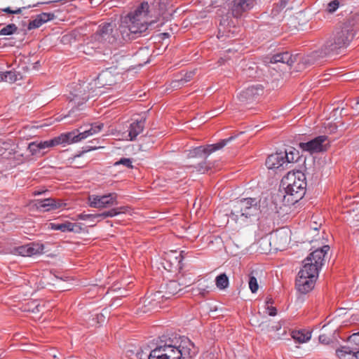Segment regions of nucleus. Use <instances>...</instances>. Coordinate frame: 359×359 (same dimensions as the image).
<instances>
[{
	"mask_svg": "<svg viewBox=\"0 0 359 359\" xmlns=\"http://www.w3.org/2000/svg\"><path fill=\"white\" fill-rule=\"evenodd\" d=\"M286 155L283 152H276L271 154L266 160V166L269 169H278L287 165L285 161Z\"/></svg>",
	"mask_w": 359,
	"mask_h": 359,
	"instance_id": "18",
	"label": "nucleus"
},
{
	"mask_svg": "<svg viewBox=\"0 0 359 359\" xmlns=\"http://www.w3.org/2000/svg\"><path fill=\"white\" fill-rule=\"evenodd\" d=\"M339 6V2L338 0H334L330 2L327 5V11L330 13H334Z\"/></svg>",
	"mask_w": 359,
	"mask_h": 359,
	"instance_id": "41",
	"label": "nucleus"
},
{
	"mask_svg": "<svg viewBox=\"0 0 359 359\" xmlns=\"http://www.w3.org/2000/svg\"><path fill=\"white\" fill-rule=\"evenodd\" d=\"M102 128V123H95L91 125L88 130H86L79 133H77L76 131H72L61 134L60 136L57 137V139L59 144L76 143L100 132Z\"/></svg>",
	"mask_w": 359,
	"mask_h": 359,
	"instance_id": "8",
	"label": "nucleus"
},
{
	"mask_svg": "<svg viewBox=\"0 0 359 359\" xmlns=\"http://www.w3.org/2000/svg\"><path fill=\"white\" fill-rule=\"evenodd\" d=\"M225 280H226V287H227L228 285H229V279L226 276Z\"/></svg>",
	"mask_w": 359,
	"mask_h": 359,
	"instance_id": "54",
	"label": "nucleus"
},
{
	"mask_svg": "<svg viewBox=\"0 0 359 359\" xmlns=\"http://www.w3.org/2000/svg\"><path fill=\"white\" fill-rule=\"evenodd\" d=\"M224 147V140H221L219 142L212 144L206 146L196 147L189 150V156L191 158H207L212 152L221 149Z\"/></svg>",
	"mask_w": 359,
	"mask_h": 359,
	"instance_id": "13",
	"label": "nucleus"
},
{
	"mask_svg": "<svg viewBox=\"0 0 359 359\" xmlns=\"http://www.w3.org/2000/svg\"><path fill=\"white\" fill-rule=\"evenodd\" d=\"M255 0H233L231 6L232 15L235 18L241 15L243 12L253 8Z\"/></svg>",
	"mask_w": 359,
	"mask_h": 359,
	"instance_id": "17",
	"label": "nucleus"
},
{
	"mask_svg": "<svg viewBox=\"0 0 359 359\" xmlns=\"http://www.w3.org/2000/svg\"><path fill=\"white\" fill-rule=\"evenodd\" d=\"M295 62V57L289 52L285 51L273 55L270 57L269 63H283L291 66Z\"/></svg>",
	"mask_w": 359,
	"mask_h": 359,
	"instance_id": "22",
	"label": "nucleus"
},
{
	"mask_svg": "<svg viewBox=\"0 0 359 359\" xmlns=\"http://www.w3.org/2000/svg\"><path fill=\"white\" fill-rule=\"evenodd\" d=\"M119 165H123L128 168H133L132 161L130 158H122L119 161L114 163L115 166H117Z\"/></svg>",
	"mask_w": 359,
	"mask_h": 359,
	"instance_id": "38",
	"label": "nucleus"
},
{
	"mask_svg": "<svg viewBox=\"0 0 359 359\" xmlns=\"http://www.w3.org/2000/svg\"><path fill=\"white\" fill-rule=\"evenodd\" d=\"M229 32H231L233 35V34L235 32V29H233L232 32L231 30H229Z\"/></svg>",
	"mask_w": 359,
	"mask_h": 359,
	"instance_id": "59",
	"label": "nucleus"
},
{
	"mask_svg": "<svg viewBox=\"0 0 359 359\" xmlns=\"http://www.w3.org/2000/svg\"><path fill=\"white\" fill-rule=\"evenodd\" d=\"M337 355L339 359H359V350L355 351L348 346H343L337 350Z\"/></svg>",
	"mask_w": 359,
	"mask_h": 359,
	"instance_id": "24",
	"label": "nucleus"
},
{
	"mask_svg": "<svg viewBox=\"0 0 359 359\" xmlns=\"http://www.w3.org/2000/svg\"><path fill=\"white\" fill-rule=\"evenodd\" d=\"M236 137V136H232L231 135L230 137L226 138V140H225V142H226V147H227V145L233 140H234ZM229 149L230 147H226V149Z\"/></svg>",
	"mask_w": 359,
	"mask_h": 359,
	"instance_id": "46",
	"label": "nucleus"
},
{
	"mask_svg": "<svg viewBox=\"0 0 359 359\" xmlns=\"http://www.w3.org/2000/svg\"><path fill=\"white\" fill-rule=\"evenodd\" d=\"M218 241H221V243H222V239H221V238H219V239H218V238H215V241H216V242H217Z\"/></svg>",
	"mask_w": 359,
	"mask_h": 359,
	"instance_id": "57",
	"label": "nucleus"
},
{
	"mask_svg": "<svg viewBox=\"0 0 359 359\" xmlns=\"http://www.w3.org/2000/svg\"><path fill=\"white\" fill-rule=\"evenodd\" d=\"M98 214H81L80 215V219L86 221L89 223V226H94L96 222H100L98 220V217H95Z\"/></svg>",
	"mask_w": 359,
	"mask_h": 359,
	"instance_id": "32",
	"label": "nucleus"
},
{
	"mask_svg": "<svg viewBox=\"0 0 359 359\" xmlns=\"http://www.w3.org/2000/svg\"><path fill=\"white\" fill-rule=\"evenodd\" d=\"M229 153H231V154L233 156L235 154L236 152H235V151H229Z\"/></svg>",
	"mask_w": 359,
	"mask_h": 359,
	"instance_id": "56",
	"label": "nucleus"
},
{
	"mask_svg": "<svg viewBox=\"0 0 359 359\" xmlns=\"http://www.w3.org/2000/svg\"><path fill=\"white\" fill-rule=\"evenodd\" d=\"M352 39V34L347 28L337 30L333 37L325 44L327 53H334L341 48L346 47Z\"/></svg>",
	"mask_w": 359,
	"mask_h": 359,
	"instance_id": "9",
	"label": "nucleus"
},
{
	"mask_svg": "<svg viewBox=\"0 0 359 359\" xmlns=\"http://www.w3.org/2000/svg\"><path fill=\"white\" fill-rule=\"evenodd\" d=\"M182 253H184V251H182L181 253L180 254V257H175L176 259L178 260V264H180L183 258V255H182Z\"/></svg>",
	"mask_w": 359,
	"mask_h": 359,
	"instance_id": "49",
	"label": "nucleus"
},
{
	"mask_svg": "<svg viewBox=\"0 0 359 359\" xmlns=\"http://www.w3.org/2000/svg\"><path fill=\"white\" fill-rule=\"evenodd\" d=\"M191 284V278L187 280L186 277L180 278L179 281L170 280L165 285H161V290L154 294L155 299H169L177 294L182 290V287H187Z\"/></svg>",
	"mask_w": 359,
	"mask_h": 359,
	"instance_id": "7",
	"label": "nucleus"
},
{
	"mask_svg": "<svg viewBox=\"0 0 359 359\" xmlns=\"http://www.w3.org/2000/svg\"><path fill=\"white\" fill-rule=\"evenodd\" d=\"M266 303L267 306H269V304H272V303H273V302H272V299H271V298L268 299L266 300Z\"/></svg>",
	"mask_w": 359,
	"mask_h": 359,
	"instance_id": "53",
	"label": "nucleus"
},
{
	"mask_svg": "<svg viewBox=\"0 0 359 359\" xmlns=\"http://www.w3.org/2000/svg\"><path fill=\"white\" fill-rule=\"evenodd\" d=\"M307 267L303 266L296 279V288L302 294H306L313 290L318 276V273L315 269L309 270Z\"/></svg>",
	"mask_w": 359,
	"mask_h": 359,
	"instance_id": "6",
	"label": "nucleus"
},
{
	"mask_svg": "<svg viewBox=\"0 0 359 359\" xmlns=\"http://www.w3.org/2000/svg\"><path fill=\"white\" fill-rule=\"evenodd\" d=\"M348 341L350 343H353L356 346H359V332L354 333L348 338Z\"/></svg>",
	"mask_w": 359,
	"mask_h": 359,
	"instance_id": "42",
	"label": "nucleus"
},
{
	"mask_svg": "<svg viewBox=\"0 0 359 359\" xmlns=\"http://www.w3.org/2000/svg\"><path fill=\"white\" fill-rule=\"evenodd\" d=\"M313 229H314L315 231H318V228H317L316 226H314Z\"/></svg>",
	"mask_w": 359,
	"mask_h": 359,
	"instance_id": "60",
	"label": "nucleus"
},
{
	"mask_svg": "<svg viewBox=\"0 0 359 359\" xmlns=\"http://www.w3.org/2000/svg\"><path fill=\"white\" fill-rule=\"evenodd\" d=\"M329 250V245H324L314 250L304 259L303 266H309L307 269L312 271L316 269V271L318 273L324 264L325 257Z\"/></svg>",
	"mask_w": 359,
	"mask_h": 359,
	"instance_id": "10",
	"label": "nucleus"
},
{
	"mask_svg": "<svg viewBox=\"0 0 359 359\" xmlns=\"http://www.w3.org/2000/svg\"><path fill=\"white\" fill-rule=\"evenodd\" d=\"M292 338L299 343L308 341L311 337V333L306 330H294L292 332Z\"/></svg>",
	"mask_w": 359,
	"mask_h": 359,
	"instance_id": "27",
	"label": "nucleus"
},
{
	"mask_svg": "<svg viewBox=\"0 0 359 359\" xmlns=\"http://www.w3.org/2000/svg\"><path fill=\"white\" fill-rule=\"evenodd\" d=\"M38 146H39V149L40 152L41 151L44 150L43 145L42 144V141L38 142Z\"/></svg>",
	"mask_w": 359,
	"mask_h": 359,
	"instance_id": "50",
	"label": "nucleus"
},
{
	"mask_svg": "<svg viewBox=\"0 0 359 359\" xmlns=\"http://www.w3.org/2000/svg\"><path fill=\"white\" fill-rule=\"evenodd\" d=\"M137 356L140 359H146V358L148 359V357H149V355H144L142 353H139V352L137 353Z\"/></svg>",
	"mask_w": 359,
	"mask_h": 359,
	"instance_id": "48",
	"label": "nucleus"
},
{
	"mask_svg": "<svg viewBox=\"0 0 359 359\" xmlns=\"http://www.w3.org/2000/svg\"><path fill=\"white\" fill-rule=\"evenodd\" d=\"M112 75L110 72L106 70L102 71L97 77L95 81V85L98 84L100 86H104L106 85H111L112 80L109 81V79H111Z\"/></svg>",
	"mask_w": 359,
	"mask_h": 359,
	"instance_id": "28",
	"label": "nucleus"
},
{
	"mask_svg": "<svg viewBox=\"0 0 359 359\" xmlns=\"http://www.w3.org/2000/svg\"><path fill=\"white\" fill-rule=\"evenodd\" d=\"M291 241V231L287 228H282L276 231L271 236L269 245L274 250H284Z\"/></svg>",
	"mask_w": 359,
	"mask_h": 359,
	"instance_id": "11",
	"label": "nucleus"
},
{
	"mask_svg": "<svg viewBox=\"0 0 359 359\" xmlns=\"http://www.w3.org/2000/svg\"><path fill=\"white\" fill-rule=\"evenodd\" d=\"M327 140V136L320 135L307 142H300L299 147L304 151L310 154L318 153L327 149L324 144Z\"/></svg>",
	"mask_w": 359,
	"mask_h": 359,
	"instance_id": "14",
	"label": "nucleus"
},
{
	"mask_svg": "<svg viewBox=\"0 0 359 359\" xmlns=\"http://www.w3.org/2000/svg\"><path fill=\"white\" fill-rule=\"evenodd\" d=\"M198 170L203 173L207 170V168L204 165L200 164Z\"/></svg>",
	"mask_w": 359,
	"mask_h": 359,
	"instance_id": "47",
	"label": "nucleus"
},
{
	"mask_svg": "<svg viewBox=\"0 0 359 359\" xmlns=\"http://www.w3.org/2000/svg\"><path fill=\"white\" fill-rule=\"evenodd\" d=\"M4 72H0V82L5 81Z\"/></svg>",
	"mask_w": 359,
	"mask_h": 359,
	"instance_id": "52",
	"label": "nucleus"
},
{
	"mask_svg": "<svg viewBox=\"0 0 359 359\" xmlns=\"http://www.w3.org/2000/svg\"><path fill=\"white\" fill-rule=\"evenodd\" d=\"M355 104H359V100L356 101Z\"/></svg>",
	"mask_w": 359,
	"mask_h": 359,
	"instance_id": "61",
	"label": "nucleus"
},
{
	"mask_svg": "<svg viewBox=\"0 0 359 359\" xmlns=\"http://www.w3.org/2000/svg\"><path fill=\"white\" fill-rule=\"evenodd\" d=\"M120 32V25L116 28L114 22H106L100 25L97 31L91 36L93 48H100L109 46H117L127 41Z\"/></svg>",
	"mask_w": 359,
	"mask_h": 359,
	"instance_id": "4",
	"label": "nucleus"
},
{
	"mask_svg": "<svg viewBox=\"0 0 359 359\" xmlns=\"http://www.w3.org/2000/svg\"><path fill=\"white\" fill-rule=\"evenodd\" d=\"M46 191H34V194L35 196H38V195H41V194H42L45 193Z\"/></svg>",
	"mask_w": 359,
	"mask_h": 359,
	"instance_id": "51",
	"label": "nucleus"
},
{
	"mask_svg": "<svg viewBox=\"0 0 359 359\" xmlns=\"http://www.w3.org/2000/svg\"><path fill=\"white\" fill-rule=\"evenodd\" d=\"M44 245L39 243H31L18 247L16 252L23 257H31L41 255L43 252Z\"/></svg>",
	"mask_w": 359,
	"mask_h": 359,
	"instance_id": "15",
	"label": "nucleus"
},
{
	"mask_svg": "<svg viewBox=\"0 0 359 359\" xmlns=\"http://www.w3.org/2000/svg\"><path fill=\"white\" fill-rule=\"evenodd\" d=\"M267 313L271 316H274L277 314V310L275 307L271 306H267L266 307Z\"/></svg>",
	"mask_w": 359,
	"mask_h": 359,
	"instance_id": "44",
	"label": "nucleus"
},
{
	"mask_svg": "<svg viewBox=\"0 0 359 359\" xmlns=\"http://www.w3.org/2000/svg\"><path fill=\"white\" fill-rule=\"evenodd\" d=\"M126 209L127 208L126 207L113 208L110 210L98 214V215L95 216V217H98V220H103L107 217H114L120 213H125L126 212Z\"/></svg>",
	"mask_w": 359,
	"mask_h": 359,
	"instance_id": "26",
	"label": "nucleus"
},
{
	"mask_svg": "<svg viewBox=\"0 0 359 359\" xmlns=\"http://www.w3.org/2000/svg\"><path fill=\"white\" fill-rule=\"evenodd\" d=\"M31 8V6H28L27 7L18 8L15 10H12L10 7H7L1 9V11L9 13V14H20L22 13V9Z\"/></svg>",
	"mask_w": 359,
	"mask_h": 359,
	"instance_id": "40",
	"label": "nucleus"
},
{
	"mask_svg": "<svg viewBox=\"0 0 359 359\" xmlns=\"http://www.w3.org/2000/svg\"><path fill=\"white\" fill-rule=\"evenodd\" d=\"M18 27L15 24H9L0 29V36H8L15 33Z\"/></svg>",
	"mask_w": 359,
	"mask_h": 359,
	"instance_id": "33",
	"label": "nucleus"
},
{
	"mask_svg": "<svg viewBox=\"0 0 359 359\" xmlns=\"http://www.w3.org/2000/svg\"><path fill=\"white\" fill-rule=\"evenodd\" d=\"M42 144L43 145L44 149H46L47 148L55 147L56 145H59L57 137L53 139L49 140L43 141Z\"/></svg>",
	"mask_w": 359,
	"mask_h": 359,
	"instance_id": "39",
	"label": "nucleus"
},
{
	"mask_svg": "<svg viewBox=\"0 0 359 359\" xmlns=\"http://www.w3.org/2000/svg\"><path fill=\"white\" fill-rule=\"evenodd\" d=\"M35 205L37 209L46 212L62 208L66 205L59 199L47 198L45 199L36 200Z\"/></svg>",
	"mask_w": 359,
	"mask_h": 359,
	"instance_id": "16",
	"label": "nucleus"
},
{
	"mask_svg": "<svg viewBox=\"0 0 359 359\" xmlns=\"http://www.w3.org/2000/svg\"><path fill=\"white\" fill-rule=\"evenodd\" d=\"M289 0H280L279 5L278 6L280 9L284 8L287 4Z\"/></svg>",
	"mask_w": 359,
	"mask_h": 359,
	"instance_id": "45",
	"label": "nucleus"
},
{
	"mask_svg": "<svg viewBox=\"0 0 359 359\" xmlns=\"http://www.w3.org/2000/svg\"><path fill=\"white\" fill-rule=\"evenodd\" d=\"M50 225L51 229L60 231L62 232L73 231L76 226L75 224L69 222L64 223H50Z\"/></svg>",
	"mask_w": 359,
	"mask_h": 359,
	"instance_id": "25",
	"label": "nucleus"
},
{
	"mask_svg": "<svg viewBox=\"0 0 359 359\" xmlns=\"http://www.w3.org/2000/svg\"><path fill=\"white\" fill-rule=\"evenodd\" d=\"M249 287L252 293L256 292L258 290L259 285L257 280L255 276H250L249 278Z\"/></svg>",
	"mask_w": 359,
	"mask_h": 359,
	"instance_id": "36",
	"label": "nucleus"
},
{
	"mask_svg": "<svg viewBox=\"0 0 359 359\" xmlns=\"http://www.w3.org/2000/svg\"><path fill=\"white\" fill-rule=\"evenodd\" d=\"M88 96H85L82 98H80L77 95H73L70 100V103L72 104V109L70 113H74L77 109H79V107L83 105L88 100Z\"/></svg>",
	"mask_w": 359,
	"mask_h": 359,
	"instance_id": "29",
	"label": "nucleus"
},
{
	"mask_svg": "<svg viewBox=\"0 0 359 359\" xmlns=\"http://www.w3.org/2000/svg\"><path fill=\"white\" fill-rule=\"evenodd\" d=\"M222 35L221 34V31L220 29L219 30V33H218V35H217V38L219 39L220 37H222Z\"/></svg>",
	"mask_w": 359,
	"mask_h": 359,
	"instance_id": "55",
	"label": "nucleus"
},
{
	"mask_svg": "<svg viewBox=\"0 0 359 359\" xmlns=\"http://www.w3.org/2000/svg\"><path fill=\"white\" fill-rule=\"evenodd\" d=\"M278 11V10H275V9H273V13L274 14H276Z\"/></svg>",
	"mask_w": 359,
	"mask_h": 359,
	"instance_id": "58",
	"label": "nucleus"
},
{
	"mask_svg": "<svg viewBox=\"0 0 359 359\" xmlns=\"http://www.w3.org/2000/svg\"><path fill=\"white\" fill-rule=\"evenodd\" d=\"M55 15L51 13H42L38 15L34 20H31L28 25V29H33L40 27L44 23L53 20Z\"/></svg>",
	"mask_w": 359,
	"mask_h": 359,
	"instance_id": "21",
	"label": "nucleus"
},
{
	"mask_svg": "<svg viewBox=\"0 0 359 359\" xmlns=\"http://www.w3.org/2000/svg\"><path fill=\"white\" fill-rule=\"evenodd\" d=\"M226 36L229 37V36H230V35H229V34H226Z\"/></svg>",
	"mask_w": 359,
	"mask_h": 359,
	"instance_id": "62",
	"label": "nucleus"
},
{
	"mask_svg": "<svg viewBox=\"0 0 359 359\" xmlns=\"http://www.w3.org/2000/svg\"><path fill=\"white\" fill-rule=\"evenodd\" d=\"M197 353L194 344L188 337L180 336L157 346L150 351L148 359H191Z\"/></svg>",
	"mask_w": 359,
	"mask_h": 359,
	"instance_id": "2",
	"label": "nucleus"
},
{
	"mask_svg": "<svg viewBox=\"0 0 359 359\" xmlns=\"http://www.w3.org/2000/svg\"><path fill=\"white\" fill-rule=\"evenodd\" d=\"M215 285L219 290L224 289V273H222L216 277Z\"/></svg>",
	"mask_w": 359,
	"mask_h": 359,
	"instance_id": "37",
	"label": "nucleus"
},
{
	"mask_svg": "<svg viewBox=\"0 0 359 359\" xmlns=\"http://www.w3.org/2000/svg\"><path fill=\"white\" fill-rule=\"evenodd\" d=\"M144 124L145 118L144 117H141L140 118L134 119L132 121L128 129L130 140H134L136 137L143 131Z\"/></svg>",
	"mask_w": 359,
	"mask_h": 359,
	"instance_id": "19",
	"label": "nucleus"
},
{
	"mask_svg": "<svg viewBox=\"0 0 359 359\" xmlns=\"http://www.w3.org/2000/svg\"><path fill=\"white\" fill-rule=\"evenodd\" d=\"M212 282L208 279H201L193 287L192 292L196 296L205 297L212 290Z\"/></svg>",
	"mask_w": 359,
	"mask_h": 359,
	"instance_id": "20",
	"label": "nucleus"
},
{
	"mask_svg": "<svg viewBox=\"0 0 359 359\" xmlns=\"http://www.w3.org/2000/svg\"><path fill=\"white\" fill-rule=\"evenodd\" d=\"M89 206L97 209L110 208L117 205V194L109 193L104 195H90L88 198Z\"/></svg>",
	"mask_w": 359,
	"mask_h": 359,
	"instance_id": "12",
	"label": "nucleus"
},
{
	"mask_svg": "<svg viewBox=\"0 0 359 359\" xmlns=\"http://www.w3.org/2000/svg\"><path fill=\"white\" fill-rule=\"evenodd\" d=\"M5 81L9 83H14L18 80V76L15 72L13 71H7L4 72Z\"/></svg>",
	"mask_w": 359,
	"mask_h": 359,
	"instance_id": "34",
	"label": "nucleus"
},
{
	"mask_svg": "<svg viewBox=\"0 0 359 359\" xmlns=\"http://www.w3.org/2000/svg\"><path fill=\"white\" fill-rule=\"evenodd\" d=\"M230 210L229 216L236 222H245L248 218L256 217L263 210L261 208L260 201L256 198H247L231 201L228 204Z\"/></svg>",
	"mask_w": 359,
	"mask_h": 359,
	"instance_id": "3",
	"label": "nucleus"
},
{
	"mask_svg": "<svg viewBox=\"0 0 359 359\" xmlns=\"http://www.w3.org/2000/svg\"><path fill=\"white\" fill-rule=\"evenodd\" d=\"M319 341L323 344H328L330 342L331 339L327 334H322L319 335Z\"/></svg>",
	"mask_w": 359,
	"mask_h": 359,
	"instance_id": "43",
	"label": "nucleus"
},
{
	"mask_svg": "<svg viewBox=\"0 0 359 359\" xmlns=\"http://www.w3.org/2000/svg\"><path fill=\"white\" fill-rule=\"evenodd\" d=\"M263 93L261 86H250L241 91L240 97L243 100H251L259 96Z\"/></svg>",
	"mask_w": 359,
	"mask_h": 359,
	"instance_id": "23",
	"label": "nucleus"
},
{
	"mask_svg": "<svg viewBox=\"0 0 359 359\" xmlns=\"http://www.w3.org/2000/svg\"><path fill=\"white\" fill-rule=\"evenodd\" d=\"M168 0H147L133 11L122 17L120 32L125 40H130L136 34L145 32L149 26L156 22L160 16L165 15Z\"/></svg>",
	"mask_w": 359,
	"mask_h": 359,
	"instance_id": "1",
	"label": "nucleus"
},
{
	"mask_svg": "<svg viewBox=\"0 0 359 359\" xmlns=\"http://www.w3.org/2000/svg\"><path fill=\"white\" fill-rule=\"evenodd\" d=\"M283 153L286 155L285 161L287 165L288 163L297 161L299 158V151L293 147H291L289 149L285 150Z\"/></svg>",
	"mask_w": 359,
	"mask_h": 359,
	"instance_id": "30",
	"label": "nucleus"
},
{
	"mask_svg": "<svg viewBox=\"0 0 359 359\" xmlns=\"http://www.w3.org/2000/svg\"><path fill=\"white\" fill-rule=\"evenodd\" d=\"M282 184L287 195L293 197L292 201H298L305 194L306 177L299 170L289 172L282 180Z\"/></svg>",
	"mask_w": 359,
	"mask_h": 359,
	"instance_id": "5",
	"label": "nucleus"
},
{
	"mask_svg": "<svg viewBox=\"0 0 359 359\" xmlns=\"http://www.w3.org/2000/svg\"><path fill=\"white\" fill-rule=\"evenodd\" d=\"M195 74L194 71L187 72L184 76L179 80H176L172 82V87L177 88L182 84H184L191 81Z\"/></svg>",
	"mask_w": 359,
	"mask_h": 359,
	"instance_id": "31",
	"label": "nucleus"
},
{
	"mask_svg": "<svg viewBox=\"0 0 359 359\" xmlns=\"http://www.w3.org/2000/svg\"><path fill=\"white\" fill-rule=\"evenodd\" d=\"M27 149L32 155H39L41 153L39 149L38 142H30Z\"/></svg>",
	"mask_w": 359,
	"mask_h": 359,
	"instance_id": "35",
	"label": "nucleus"
}]
</instances>
